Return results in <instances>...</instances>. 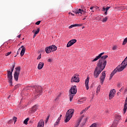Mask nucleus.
<instances>
[{
	"label": "nucleus",
	"instance_id": "obj_31",
	"mask_svg": "<svg viewBox=\"0 0 127 127\" xmlns=\"http://www.w3.org/2000/svg\"><path fill=\"white\" fill-rule=\"evenodd\" d=\"M20 50H21V48H20L18 49V51H17V55H18L19 54V53L20 52Z\"/></svg>",
	"mask_w": 127,
	"mask_h": 127
},
{
	"label": "nucleus",
	"instance_id": "obj_28",
	"mask_svg": "<svg viewBox=\"0 0 127 127\" xmlns=\"http://www.w3.org/2000/svg\"><path fill=\"white\" fill-rule=\"evenodd\" d=\"M97 92H99L100 90H101V85H99L97 88Z\"/></svg>",
	"mask_w": 127,
	"mask_h": 127
},
{
	"label": "nucleus",
	"instance_id": "obj_53",
	"mask_svg": "<svg viewBox=\"0 0 127 127\" xmlns=\"http://www.w3.org/2000/svg\"><path fill=\"white\" fill-rule=\"evenodd\" d=\"M84 110H85V111H87L88 109H87V108H85V109H84Z\"/></svg>",
	"mask_w": 127,
	"mask_h": 127
},
{
	"label": "nucleus",
	"instance_id": "obj_18",
	"mask_svg": "<svg viewBox=\"0 0 127 127\" xmlns=\"http://www.w3.org/2000/svg\"><path fill=\"white\" fill-rule=\"evenodd\" d=\"M75 13H78V14L80 13V14H82V13H84V10L79 9L78 10H76L75 12Z\"/></svg>",
	"mask_w": 127,
	"mask_h": 127
},
{
	"label": "nucleus",
	"instance_id": "obj_12",
	"mask_svg": "<svg viewBox=\"0 0 127 127\" xmlns=\"http://www.w3.org/2000/svg\"><path fill=\"white\" fill-rule=\"evenodd\" d=\"M115 94H116V90L112 89L109 93V100H112L115 97Z\"/></svg>",
	"mask_w": 127,
	"mask_h": 127
},
{
	"label": "nucleus",
	"instance_id": "obj_44",
	"mask_svg": "<svg viewBox=\"0 0 127 127\" xmlns=\"http://www.w3.org/2000/svg\"><path fill=\"white\" fill-rule=\"evenodd\" d=\"M48 120H49V116H48V117L47 118V121H46V123H47V121H48Z\"/></svg>",
	"mask_w": 127,
	"mask_h": 127
},
{
	"label": "nucleus",
	"instance_id": "obj_14",
	"mask_svg": "<svg viewBox=\"0 0 127 127\" xmlns=\"http://www.w3.org/2000/svg\"><path fill=\"white\" fill-rule=\"evenodd\" d=\"M44 66V63L43 62H40L38 65V69L39 70H41L42 68H43V66Z\"/></svg>",
	"mask_w": 127,
	"mask_h": 127
},
{
	"label": "nucleus",
	"instance_id": "obj_17",
	"mask_svg": "<svg viewBox=\"0 0 127 127\" xmlns=\"http://www.w3.org/2000/svg\"><path fill=\"white\" fill-rule=\"evenodd\" d=\"M86 100L87 98L86 97L82 98L79 100V101L78 103V104H83V103H85V102H86Z\"/></svg>",
	"mask_w": 127,
	"mask_h": 127
},
{
	"label": "nucleus",
	"instance_id": "obj_60",
	"mask_svg": "<svg viewBox=\"0 0 127 127\" xmlns=\"http://www.w3.org/2000/svg\"><path fill=\"white\" fill-rule=\"evenodd\" d=\"M9 97H10V96H9L8 97V98H9Z\"/></svg>",
	"mask_w": 127,
	"mask_h": 127
},
{
	"label": "nucleus",
	"instance_id": "obj_46",
	"mask_svg": "<svg viewBox=\"0 0 127 127\" xmlns=\"http://www.w3.org/2000/svg\"><path fill=\"white\" fill-rule=\"evenodd\" d=\"M58 120H59V121H60L61 120V117H59L58 118Z\"/></svg>",
	"mask_w": 127,
	"mask_h": 127
},
{
	"label": "nucleus",
	"instance_id": "obj_21",
	"mask_svg": "<svg viewBox=\"0 0 127 127\" xmlns=\"http://www.w3.org/2000/svg\"><path fill=\"white\" fill-rule=\"evenodd\" d=\"M82 119H83V117H80V118L78 119L77 124H76L75 127H78L79 126H80V123H81V121H82Z\"/></svg>",
	"mask_w": 127,
	"mask_h": 127
},
{
	"label": "nucleus",
	"instance_id": "obj_22",
	"mask_svg": "<svg viewBox=\"0 0 127 127\" xmlns=\"http://www.w3.org/2000/svg\"><path fill=\"white\" fill-rule=\"evenodd\" d=\"M115 9H117L118 10H124V9H125V6L116 7L115 8Z\"/></svg>",
	"mask_w": 127,
	"mask_h": 127
},
{
	"label": "nucleus",
	"instance_id": "obj_43",
	"mask_svg": "<svg viewBox=\"0 0 127 127\" xmlns=\"http://www.w3.org/2000/svg\"><path fill=\"white\" fill-rule=\"evenodd\" d=\"M123 90H124V88L122 87L121 89L120 90V92H122Z\"/></svg>",
	"mask_w": 127,
	"mask_h": 127
},
{
	"label": "nucleus",
	"instance_id": "obj_33",
	"mask_svg": "<svg viewBox=\"0 0 127 127\" xmlns=\"http://www.w3.org/2000/svg\"><path fill=\"white\" fill-rule=\"evenodd\" d=\"M17 119V118L16 117H13V121H14V124H15V123H16V120Z\"/></svg>",
	"mask_w": 127,
	"mask_h": 127
},
{
	"label": "nucleus",
	"instance_id": "obj_13",
	"mask_svg": "<svg viewBox=\"0 0 127 127\" xmlns=\"http://www.w3.org/2000/svg\"><path fill=\"white\" fill-rule=\"evenodd\" d=\"M44 127V121L43 120H41L38 123L37 127Z\"/></svg>",
	"mask_w": 127,
	"mask_h": 127
},
{
	"label": "nucleus",
	"instance_id": "obj_26",
	"mask_svg": "<svg viewBox=\"0 0 127 127\" xmlns=\"http://www.w3.org/2000/svg\"><path fill=\"white\" fill-rule=\"evenodd\" d=\"M108 20V17H105V18H103L102 20L103 22H106Z\"/></svg>",
	"mask_w": 127,
	"mask_h": 127
},
{
	"label": "nucleus",
	"instance_id": "obj_19",
	"mask_svg": "<svg viewBox=\"0 0 127 127\" xmlns=\"http://www.w3.org/2000/svg\"><path fill=\"white\" fill-rule=\"evenodd\" d=\"M25 52V48H23L20 52V56L21 57H22V56H23V55H24Z\"/></svg>",
	"mask_w": 127,
	"mask_h": 127
},
{
	"label": "nucleus",
	"instance_id": "obj_29",
	"mask_svg": "<svg viewBox=\"0 0 127 127\" xmlns=\"http://www.w3.org/2000/svg\"><path fill=\"white\" fill-rule=\"evenodd\" d=\"M113 50H117L118 49V47L117 46H114L112 48Z\"/></svg>",
	"mask_w": 127,
	"mask_h": 127
},
{
	"label": "nucleus",
	"instance_id": "obj_50",
	"mask_svg": "<svg viewBox=\"0 0 127 127\" xmlns=\"http://www.w3.org/2000/svg\"><path fill=\"white\" fill-rule=\"evenodd\" d=\"M20 48L21 49V48H24V47L23 46H22L21 47H20Z\"/></svg>",
	"mask_w": 127,
	"mask_h": 127
},
{
	"label": "nucleus",
	"instance_id": "obj_38",
	"mask_svg": "<svg viewBox=\"0 0 127 127\" xmlns=\"http://www.w3.org/2000/svg\"><path fill=\"white\" fill-rule=\"evenodd\" d=\"M106 8H105L104 7H103V8H102V10L103 11H106Z\"/></svg>",
	"mask_w": 127,
	"mask_h": 127
},
{
	"label": "nucleus",
	"instance_id": "obj_3",
	"mask_svg": "<svg viewBox=\"0 0 127 127\" xmlns=\"http://www.w3.org/2000/svg\"><path fill=\"white\" fill-rule=\"evenodd\" d=\"M126 68V66H124L123 65H118L111 73L110 74V76L109 78V80H112V78H113L114 75L117 72H122L124 69Z\"/></svg>",
	"mask_w": 127,
	"mask_h": 127
},
{
	"label": "nucleus",
	"instance_id": "obj_27",
	"mask_svg": "<svg viewBox=\"0 0 127 127\" xmlns=\"http://www.w3.org/2000/svg\"><path fill=\"white\" fill-rule=\"evenodd\" d=\"M39 31H40V29L38 28V29H37V31H35V32L34 34H35L36 35L38 34V33H39Z\"/></svg>",
	"mask_w": 127,
	"mask_h": 127
},
{
	"label": "nucleus",
	"instance_id": "obj_10",
	"mask_svg": "<svg viewBox=\"0 0 127 127\" xmlns=\"http://www.w3.org/2000/svg\"><path fill=\"white\" fill-rule=\"evenodd\" d=\"M105 78H106V71H103L101 73V76H100L99 78L101 84H104V81H105Z\"/></svg>",
	"mask_w": 127,
	"mask_h": 127
},
{
	"label": "nucleus",
	"instance_id": "obj_45",
	"mask_svg": "<svg viewBox=\"0 0 127 127\" xmlns=\"http://www.w3.org/2000/svg\"><path fill=\"white\" fill-rule=\"evenodd\" d=\"M85 123H86V119L84 120V123L82 124V126H84L85 125Z\"/></svg>",
	"mask_w": 127,
	"mask_h": 127
},
{
	"label": "nucleus",
	"instance_id": "obj_1",
	"mask_svg": "<svg viewBox=\"0 0 127 127\" xmlns=\"http://www.w3.org/2000/svg\"><path fill=\"white\" fill-rule=\"evenodd\" d=\"M105 53H100L98 56H97L92 61V62H95V61H98V63L97 64L96 67L93 72V76L94 78H96L99 77L100 74L106 67V65H107V61L106 59L108 58V56H103Z\"/></svg>",
	"mask_w": 127,
	"mask_h": 127
},
{
	"label": "nucleus",
	"instance_id": "obj_36",
	"mask_svg": "<svg viewBox=\"0 0 127 127\" xmlns=\"http://www.w3.org/2000/svg\"><path fill=\"white\" fill-rule=\"evenodd\" d=\"M58 125H59V123L56 122L54 126L55 127H57V126H58Z\"/></svg>",
	"mask_w": 127,
	"mask_h": 127
},
{
	"label": "nucleus",
	"instance_id": "obj_8",
	"mask_svg": "<svg viewBox=\"0 0 127 127\" xmlns=\"http://www.w3.org/2000/svg\"><path fill=\"white\" fill-rule=\"evenodd\" d=\"M78 76L79 75L77 74H74L71 78V83H79L80 82V78Z\"/></svg>",
	"mask_w": 127,
	"mask_h": 127
},
{
	"label": "nucleus",
	"instance_id": "obj_39",
	"mask_svg": "<svg viewBox=\"0 0 127 127\" xmlns=\"http://www.w3.org/2000/svg\"><path fill=\"white\" fill-rule=\"evenodd\" d=\"M84 112H85V110H82V112H80V115H82L84 113Z\"/></svg>",
	"mask_w": 127,
	"mask_h": 127
},
{
	"label": "nucleus",
	"instance_id": "obj_24",
	"mask_svg": "<svg viewBox=\"0 0 127 127\" xmlns=\"http://www.w3.org/2000/svg\"><path fill=\"white\" fill-rule=\"evenodd\" d=\"M28 121H29V118H27L24 121V124L25 125H27L28 124Z\"/></svg>",
	"mask_w": 127,
	"mask_h": 127
},
{
	"label": "nucleus",
	"instance_id": "obj_15",
	"mask_svg": "<svg viewBox=\"0 0 127 127\" xmlns=\"http://www.w3.org/2000/svg\"><path fill=\"white\" fill-rule=\"evenodd\" d=\"M89 77H87L85 81V87L87 90H89Z\"/></svg>",
	"mask_w": 127,
	"mask_h": 127
},
{
	"label": "nucleus",
	"instance_id": "obj_62",
	"mask_svg": "<svg viewBox=\"0 0 127 127\" xmlns=\"http://www.w3.org/2000/svg\"><path fill=\"white\" fill-rule=\"evenodd\" d=\"M22 39H23H23H24V38H23Z\"/></svg>",
	"mask_w": 127,
	"mask_h": 127
},
{
	"label": "nucleus",
	"instance_id": "obj_42",
	"mask_svg": "<svg viewBox=\"0 0 127 127\" xmlns=\"http://www.w3.org/2000/svg\"><path fill=\"white\" fill-rule=\"evenodd\" d=\"M21 35L20 34V35H19L17 36V38H20V37H21Z\"/></svg>",
	"mask_w": 127,
	"mask_h": 127
},
{
	"label": "nucleus",
	"instance_id": "obj_34",
	"mask_svg": "<svg viewBox=\"0 0 127 127\" xmlns=\"http://www.w3.org/2000/svg\"><path fill=\"white\" fill-rule=\"evenodd\" d=\"M52 61H53V60H52L51 59H49L48 60V62H49L50 63H51V62H52Z\"/></svg>",
	"mask_w": 127,
	"mask_h": 127
},
{
	"label": "nucleus",
	"instance_id": "obj_61",
	"mask_svg": "<svg viewBox=\"0 0 127 127\" xmlns=\"http://www.w3.org/2000/svg\"><path fill=\"white\" fill-rule=\"evenodd\" d=\"M15 87H17V85H16Z\"/></svg>",
	"mask_w": 127,
	"mask_h": 127
},
{
	"label": "nucleus",
	"instance_id": "obj_32",
	"mask_svg": "<svg viewBox=\"0 0 127 127\" xmlns=\"http://www.w3.org/2000/svg\"><path fill=\"white\" fill-rule=\"evenodd\" d=\"M37 59V60H40V59H41V54H40V55H39Z\"/></svg>",
	"mask_w": 127,
	"mask_h": 127
},
{
	"label": "nucleus",
	"instance_id": "obj_16",
	"mask_svg": "<svg viewBox=\"0 0 127 127\" xmlns=\"http://www.w3.org/2000/svg\"><path fill=\"white\" fill-rule=\"evenodd\" d=\"M38 110V105H35L32 108V112H36Z\"/></svg>",
	"mask_w": 127,
	"mask_h": 127
},
{
	"label": "nucleus",
	"instance_id": "obj_51",
	"mask_svg": "<svg viewBox=\"0 0 127 127\" xmlns=\"http://www.w3.org/2000/svg\"><path fill=\"white\" fill-rule=\"evenodd\" d=\"M93 7H90V9H93Z\"/></svg>",
	"mask_w": 127,
	"mask_h": 127
},
{
	"label": "nucleus",
	"instance_id": "obj_4",
	"mask_svg": "<svg viewBox=\"0 0 127 127\" xmlns=\"http://www.w3.org/2000/svg\"><path fill=\"white\" fill-rule=\"evenodd\" d=\"M77 93V86L76 85H74L72 86L69 90V101L70 102H72V100H73V98L74 96L76 95Z\"/></svg>",
	"mask_w": 127,
	"mask_h": 127
},
{
	"label": "nucleus",
	"instance_id": "obj_37",
	"mask_svg": "<svg viewBox=\"0 0 127 127\" xmlns=\"http://www.w3.org/2000/svg\"><path fill=\"white\" fill-rule=\"evenodd\" d=\"M110 8H111V7H106V11H108V10H109Z\"/></svg>",
	"mask_w": 127,
	"mask_h": 127
},
{
	"label": "nucleus",
	"instance_id": "obj_6",
	"mask_svg": "<svg viewBox=\"0 0 127 127\" xmlns=\"http://www.w3.org/2000/svg\"><path fill=\"white\" fill-rule=\"evenodd\" d=\"M57 50V47L56 46L52 45L46 48L45 51L47 54L51 53V52H53V51H56Z\"/></svg>",
	"mask_w": 127,
	"mask_h": 127
},
{
	"label": "nucleus",
	"instance_id": "obj_20",
	"mask_svg": "<svg viewBox=\"0 0 127 127\" xmlns=\"http://www.w3.org/2000/svg\"><path fill=\"white\" fill-rule=\"evenodd\" d=\"M76 26H82V25H80V24H74V25H71L70 26H69L68 27V28H72L73 27H75Z\"/></svg>",
	"mask_w": 127,
	"mask_h": 127
},
{
	"label": "nucleus",
	"instance_id": "obj_57",
	"mask_svg": "<svg viewBox=\"0 0 127 127\" xmlns=\"http://www.w3.org/2000/svg\"><path fill=\"white\" fill-rule=\"evenodd\" d=\"M85 19H86V18H83V20H85Z\"/></svg>",
	"mask_w": 127,
	"mask_h": 127
},
{
	"label": "nucleus",
	"instance_id": "obj_58",
	"mask_svg": "<svg viewBox=\"0 0 127 127\" xmlns=\"http://www.w3.org/2000/svg\"><path fill=\"white\" fill-rule=\"evenodd\" d=\"M16 56H17V54L14 56V57H16Z\"/></svg>",
	"mask_w": 127,
	"mask_h": 127
},
{
	"label": "nucleus",
	"instance_id": "obj_7",
	"mask_svg": "<svg viewBox=\"0 0 127 127\" xmlns=\"http://www.w3.org/2000/svg\"><path fill=\"white\" fill-rule=\"evenodd\" d=\"M15 72L14 74V78L15 81H18V77L19 76V73H20V66H17L15 67Z\"/></svg>",
	"mask_w": 127,
	"mask_h": 127
},
{
	"label": "nucleus",
	"instance_id": "obj_55",
	"mask_svg": "<svg viewBox=\"0 0 127 127\" xmlns=\"http://www.w3.org/2000/svg\"><path fill=\"white\" fill-rule=\"evenodd\" d=\"M89 108H90V107L86 108L87 110H88L89 109Z\"/></svg>",
	"mask_w": 127,
	"mask_h": 127
},
{
	"label": "nucleus",
	"instance_id": "obj_47",
	"mask_svg": "<svg viewBox=\"0 0 127 127\" xmlns=\"http://www.w3.org/2000/svg\"><path fill=\"white\" fill-rule=\"evenodd\" d=\"M118 120H121V116H118Z\"/></svg>",
	"mask_w": 127,
	"mask_h": 127
},
{
	"label": "nucleus",
	"instance_id": "obj_56",
	"mask_svg": "<svg viewBox=\"0 0 127 127\" xmlns=\"http://www.w3.org/2000/svg\"><path fill=\"white\" fill-rule=\"evenodd\" d=\"M89 108H90V107L86 108L87 110H88L89 109Z\"/></svg>",
	"mask_w": 127,
	"mask_h": 127
},
{
	"label": "nucleus",
	"instance_id": "obj_40",
	"mask_svg": "<svg viewBox=\"0 0 127 127\" xmlns=\"http://www.w3.org/2000/svg\"><path fill=\"white\" fill-rule=\"evenodd\" d=\"M108 11H107L106 10L105 11L104 14L105 15H107V14H108V13H107Z\"/></svg>",
	"mask_w": 127,
	"mask_h": 127
},
{
	"label": "nucleus",
	"instance_id": "obj_11",
	"mask_svg": "<svg viewBox=\"0 0 127 127\" xmlns=\"http://www.w3.org/2000/svg\"><path fill=\"white\" fill-rule=\"evenodd\" d=\"M76 42H77V40L76 39L71 40L67 44L66 47L69 48L72 46V45H73V44H74V43H76Z\"/></svg>",
	"mask_w": 127,
	"mask_h": 127
},
{
	"label": "nucleus",
	"instance_id": "obj_41",
	"mask_svg": "<svg viewBox=\"0 0 127 127\" xmlns=\"http://www.w3.org/2000/svg\"><path fill=\"white\" fill-rule=\"evenodd\" d=\"M57 123H58V124H59V123L60 122V120H59L58 119L56 121Z\"/></svg>",
	"mask_w": 127,
	"mask_h": 127
},
{
	"label": "nucleus",
	"instance_id": "obj_2",
	"mask_svg": "<svg viewBox=\"0 0 127 127\" xmlns=\"http://www.w3.org/2000/svg\"><path fill=\"white\" fill-rule=\"evenodd\" d=\"M15 66V64L14 63L12 65V68H11V71L7 70V76L8 79L9 83L10 86L12 85V72H13V70H14V67Z\"/></svg>",
	"mask_w": 127,
	"mask_h": 127
},
{
	"label": "nucleus",
	"instance_id": "obj_49",
	"mask_svg": "<svg viewBox=\"0 0 127 127\" xmlns=\"http://www.w3.org/2000/svg\"><path fill=\"white\" fill-rule=\"evenodd\" d=\"M70 13L71 15L74 16V14L72 13Z\"/></svg>",
	"mask_w": 127,
	"mask_h": 127
},
{
	"label": "nucleus",
	"instance_id": "obj_23",
	"mask_svg": "<svg viewBox=\"0 0 127 127\" xmlns=\"http://www.w3.org/2000/svg\"><path fill=\"white\" fill-rule=\"evenodd\" d=\"M121 65H123V66H125V67H127V62L126 61H125V60L122 62Z\"/></svg>",
	"mask_w": 127,
	"mask_h": 127
},
{
	"label": "nucleus",
	"instance_id": "obj_54",
	"mask_svg": "<svg viewBox=\"0 0 127 127\" xmlns=\"http://www.w3.org/2000/svg\"><path fill=\"white\" fill-rule=\"evenodd\" d=\"M125 92H127V88L125 89Z\"/></svg>",
	"mask_w": 127,
	"mask_h": 127
},
{
	"label": "nucleus",
	"instance_id": "obj_52",
	"mask_svg": "<svg viewBox=\"0 0 127 127\" xmlns=\"http://www.w3.org/2000/svg\"><path fill=\"white\" fill-rule=\"evenodd\" d=\"M60 118H62V115H60Z\"/></svg>",
	"mask_w": 127,
	"mask_h": 127
},
{
	"label": "nucleus",
	"instance_id": "obj_59",
	"mask_svg": "<svg viewBox=\"0 0 127 127\" xmlns=\"http://www.w3.org/2000/svg\"><path fill=\"white\" fill-rule=\"evenodd\" d=\"M57 99H58V98H57L56 99V100H57Z\"/></svg>",
	"mask_w": 127,
	"mask_h": 127
},
{
	"label": "nucleus",
	"instance_id": "obj_25",
	"mask_svg": "<svg viewBox=\"0 0 127 127\" xmlns=\"http://www.w3.org/2000/svg\"><path fill=\"white\" fill-rule=\"evenodd\" d=\"M127 38H126L124 40V42L123 43V45H126V44H127Z\"/></svg>",
	"mask_w": 127,
	"mask_h": 127
},
{
	"label": "nucleus",
	"instance_id": "obj_30",
	"mask_svg": "<svg viewBox=\"0 0 127 127\" xmlns=\"http://www.w3.org/2000/svg\"><path fill=\"white\" fill-rule=\"evenodd\" d=\"M40 22H41V21H38L36 22L35 24H36L37 25H39L40 24Z\"/></svg>",
	"mask_w": 127,
	"mask_h": 127
},
{
	"label": "nucleus",
	"instance_id": "obj_48",
	"mask_svg": "<svg viewBox=\"0 0 127 127\" xmlns=\"http://www.w3.org/2000/svg\"><path fill=\"white\" fill-rule=\"evenodd\" d=\"M35 36H36V34H34V36H33V38H34V37H35Z\"/></svg>",
	"mask_w": 127,
	"mask_h": 127
},
{
	"label": "nucleus",
	"instance_id": "obj_5",
	"mask_svg": "<svg viewBox=\"0 0 127 127\" xmlns=\"http://www.w3.org/2000/svg\"><path fill=\"white\" fill-rule=\"evenodd\" d=\"M74 110L73 109L68 110L66 113L65 123H68L69 120H71V118L73 117L74 115Z\"/></svg>",
	"mask_w": 127,
	"mask_h": 127
},
{
	"label": "nucleus",
	"instance_id": "obj_9",
	"mask_svg": "<svg viewBox=\"0 0 127 127\" xmlns=\"http://www.w3.org/2000/svg\"><path fill=\"white\" fill-rule=\"evenodd\" d=\"M35 96H39V95H41L42 93V87L41 86H36L35 87Z\"/></svg>",
	"mask_w": 127,
	"mask_h": 127
},
{
	"label": "nucleus",
	"instance_id": "obj_35",
	"mask_svg": "<svg viewBox=\"0 0 127 127\" xmlns=\"http://www.w3.org/2000/svg\"><path fill=\"white\" fill-rule=\"evenodd\" d=\"M11 53V52H8L5 54V56H8L9 55H10V54Z\"/></svg>",
	"mask_w": 127,
	"mask_h": 127
}]
</instances>
